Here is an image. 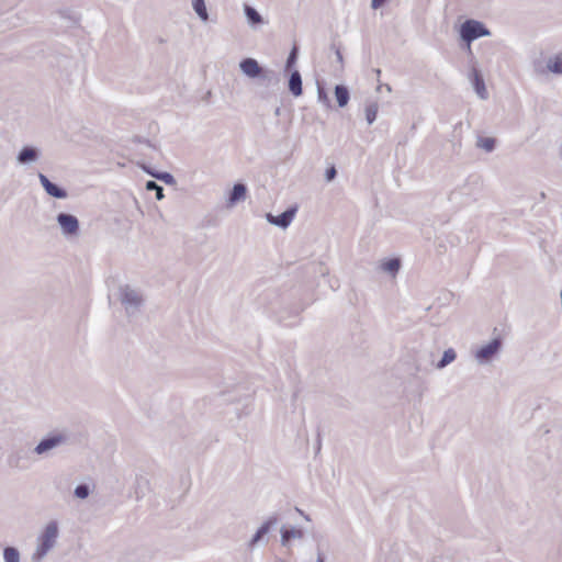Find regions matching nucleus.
<instances>
[{"label":"nucleus","instance_id":"1","mask_svg":"<svg viewBox=\"0 0 562 562\" xmlns=\"http://www.w3.org/2000/svg\"><path fill=\"white\" fill-rule=\"evenodd\" d=\"M240 71L251 78L259 79L267 86L278 83L280 78L279 74L272 69H266L259 65V63L251 57H246L239 63Z\"/></svg>","mask_w":562,"mask_h":562},{"label":"nucleus","instance_id":"2","mask_svg":"<svg viewBox=\"0 0 562 562\" xmlns=\"http://www.w3.org/2000/svg\"><path fill=\"white\" fill-rule=\"evenodd\" d=\"M59 535L58 522L49 521L37 538V547L32 555L33 561H41L55 547Z\"/></svg>","mask_w":562,"mask_h":562},{"label":"nucleus","instance_id":"3","mask_svg":"<svg viewBox=\"0 0 562 562\" xmlns=\"http://www.w3.org/2000/svg\"><path fill=\"white\" fill-rule=\"evenodd\" d=\"M32 453L34 452L30 442L15 443L8 453L7 464L14 470H27L32 464Z\"/></svg>","mask_w":562,"mask_h":562},{"label":"nucleus","instance_id":"4","mask_svg":"<svg viewBox=\"0 0 562 562\" xmlns=\"http://www.w3.org/2000/svg\"><path fill=\"white\" fill-rule=\"evenodd\" d=\"M119 292L120 302L124 306L126 315H136L144 304V296L142 292L128 284L120 286Z\"/></svg>","mask_w":562,"mask_h":562},{"label":"nucleus","instance_id":"5","mask_svg":"<svg viewBox=\"0 0 562 562\" xmlns=\"http://www.w3.org/2000/svg\"><path fill=\"white\" fill-rule=\"evenodd\" d=\"M69 435L66 431H50L44 436L33 448L34 454L48 456L54 449L68 443Z\"/></svg>","mask_w":562,"mask_h":562},{"label":"nucleus","instance_id":"6","mask_svg":"<svg viewBox=\"0 0 562 562\" xmlns=\"http://www.w3.org/2000/svg\"><path fill=\"white\" fill-rule=\"evenodd\" d=\"M460 37L463 42L471 44L473 41L490 36L491 31L485 26L484 23L476 20H465L460 26Z\"/></svg>","mask_w":562,"mask_h":562},{"label":"nucleus","instance_id":"7","mask_svg":"<svg viewBox=\"0 0 562 562\" xmlns=\"http://www.w3.org/2000/svg\"><path fill=\"white\" fill-rule=\"evenodd\" d=\"M503 340L501 337L493 338L488 344L480 347L475 352V359L480 363L490 362L502 349Z\"/></svg>","mask_w":562,"mask_h":562},{"label":"nucleus","instance_id":"8","mask_svg":"<svg viewBox=\"0 0 562 562\" xmlns=\"http://www.w3.org/2000/svg\"><path fill=\"white\" fill-rule=\"evenodd\" d=\"M56 220L65 236L78 235L80 227L79 221L75 215L61 212L57 215Z\"/></svg>","mask_w":562,"mask_h":562},{"label":"nucleus","instance_id":"9","mask_svg":"<svg viewBox=\"0 0 562 562\" xmlns=\"http://www.w3.org/2000/svg\"><path fill=\"white\" fill-rule=\"evenodd\" d=\"M295 213H296V207L292 206V207H288L284 212H282L279 215H273L271 213H267L266 217L270 224L276 225L280 228H286L293 221Z\"/></svg>","mask_w":562,"mask_h":562},{"label":"nucleus","instance_id":"10","mask_svg":"<svg viewBox=\"0 0 562 562\" xmlns=\"http://www.w3.org/2000/svg\"><path fill=\"white\" fill-rule=\"evenodd\" d=\"M38 180L43 189L49 196H53L55 199H66L68 196V192L66 189L52 182L44 173H38Z\"/></svg>","mask_w":562,"mask_h":562},{"label":"nucleus","instance_id":"11","mask_svg":"<svg viewBox=\"0 0 562 562\" xmlns=\"http://www.w3.org/2000/svg\"><path fill=\"white\" fill-rule=\"evenodd\" d=\"M247 186L241 182H237L233 186L231 191L228 192V198L226 200V207L232 209L237 203L243 202L247 198Z\"/></svg>","mask_w":562,"mask_h":562},{"label":"nucleus","instance_id":"12","mask_svg":"<svg viewBox=\"0 0 562 562\" xmlns=\"http://www.w3.org/2000/svg\"><path fill=\"white\" fill-rule=\"evenodd\" d=\"M278 522V516L273 515L269 517L255 532V535L251 537V539L248 542V547L250 549L255 548L260 541L263 540V538L268 535L271 527L277 525Z\"/></svg>","mask_w":562,"mask_h":562},{"label":"nucleus","instance_id":"13","mask_svg":"<svg viewBox=\"0 0 562 562\" xmlns=\"http://www.w3.org/2000/svg\"><path fill=\"white\" fill-rule=\"evenodd\" d=\"M40 149L34 146H23L16 156V161L21 165L32 164L38 160Z\"/></svg>","mask_w":562,"mask_h":562},{"label":"nucleus","instance_id":"14","mask_svg":"<svg viewBox=\"0 0 562 562\" xmlns=\"http://www.w3.org/2000/svg\"><path fill=\"white\" fill-rule=\"evenodd\" d=\"M290 76L288 80L289 91L294 97H300L303 93L302 88V76L297 69L290 70Z\"/></svg>","mask_w":562,"mask_h":562},{"label":"nucleus","instance_id":"15","mask_svg":"<svg viewBox=\"0 0 562 562\" xmlns=\"http://www.w3.org/2000/svg\"><path fill=\"white\" fill-rule=\"evenodd\" d=\"M471 79H472L473 88H474L475 92L477 93V95L481 99H486L487 93H486V88H485V82H484L483 76H482L481 71L475 67H473L471 70Z\"/></svg>","mask_w":562,"mask_h":562},{"label":"nucleus","instance_id":"16","mask_svg":"<svg viewBox=\"0 0 562 562\" xmlns=\"http://www.w3.org/2000/svg\"><path fill=\"white\" fill-rule=\"evenodd\" d=\"M280 533H281V543L284 547L290 546L291 539H301V538H303V535H304L302 529H299L295 527L286 528L284 526L281 528Z\"/></svg>","mask_w":562,"mask_h":562},{"label":"nucleus","instance_id":"17","mask_svg":"<svg viewBox=\"0 0 562 562\" xmlns=\"http://www.w3.org/2000/svg\"><path fill=\"white\" fill-rule=\"evenodd\" d=\"M244 13H245V16L247 19V23L251 26V27H256L258 25H261L263 24V18L261 16V14L255 9L252 8L251 5L249 4H244Z\"/></svg>","mask_w":562,"mask_h":562},{"label":"nucleus","instance_id":"18","mask_svg":"<svg viewBox=\"0 0 562 562\" xmlns=\"http://www.w3.org/2000/svg\"><path fill=\"white\" fill-rule=\"evenodd\" d=\"M335 98L338 106L345 108L350 100L349 89L345 85H337L335 87Z\"/></svg>","mask_w":562,"mask_h":562},{"label":"nucleus","instance_id":"19","mask_svg":"<svg viewBox=\"0 0 562 562\" xmlns=\"http://www.w3.org/2000/svg\"><path fill=\"white\" fill-rule=\"evenodd\" d=\"M456 358H457V353H456L454 349L449 348V349L443 351V355H442L441 359L436 363V368L439 369V370L443 369L448 364L453 362L456 360Z\"/></svg>","mask_w":562,"mask_h":562},{"label":"nucleus","instance_id":"20","mask_svg":"<svg viewBox=\"0 0 562 562\" xmlns=\"http://www.w3.org/2000/svg\"><path fill=\"white\" fill-rule=\"evenodd\" d=\"M547 68L553 74L562 75V53L549 58Z\"/></svg>","mask_w":562,"mask_h":562},{"label":"nucleus","instance_id":"21","mask_svg":"<svg viewBox=\"0 0 562 562\" xmlns=\"http://www.w3.org/2000/svg\"><path fill=\"white\" fill-rule=\"evenodd\" d=\"M400 268H401V260L398 258H390V259H386L382 263L383 271H385L392 276H395L398 272Z\"/></svg>","mask_w":562,"mask_h":562},{"label":"nucleus","instance_id":"22","mask_svg":"<svg viewBox=\"0 0 562 562\" xmlns=\"http://www.w3.org/2000/svg\"><path fill=\"white\" fill-rule=\"evenodd\" d=\"M192 8L202 21H207L209 13L204 0H192Z\"/></svg>","mask_w":562,"mask_h":562},{"label":"nucleus","instance_id":"23","mask_svg":"<svg viewBox=\"0 0 562 562\" xmlns=\"http://www.w3.org/2000/svg\"><path fill=\"white\" fill-rule=\"evenodd\" d=\"M476 145L485 151L491 153L495 149L496 139L493 137H479Z\"/></svg>","mask_w":562,"mask_h":562},{"label":"nucleus","instance_id":"24","mask_svg":"<svg viewBox=\"0 0 562 562\" xmlns=\"http://www.w3.org/2000/svg\"><path fill=\"white\" fill-rule=\"evenodd\" d=\"M4 562H20V552L15 547H5L3 549Z\"/></svg>","mask_w":562,"mask_h":562},{"label":"nucleus","instance_id":"25","mask_svg":"<svg viewBox=\"0 0 562 562\" xmlns=\"http://www.w3.org/2000/svg\"><path fill=\"white\" fill-rule=\"evenodd\" d=\"M149 175L153 178H155L157 180H160V181H162L164 183H166L168 186H175L176 184V179H175V177L170 172L159 171V172H149Z\"/></svg>","mask_w":562,"mask_h":562},{"label":"nucleus","instance_id":"26","mask_svg":"<svg viewBox=\"0 0 562 562\" xmlns=\"http://www.w3.org/2000/svg\"><path fill=\"white\" fill-rule=\"evenodd\" d=\"M378 111H379V104L376 102H371V103L367 104L366 120L369 125H371L375 121Z\"/></svg>","mask_w":562,"mask_h":562},{"label":"nucleus","instance_id":"27","mask_svg":"<svg viewBox=\"0 0 562 562\" xmlns=\"http://www.w3.org/2000/svg\"><path fill=\"white\" fill-rule=\"evenodd\" d=\"M147 191H154L158 201L165 198L164 188L154 180H148L145 184Z\"/></svg>","mask_w":562,"mask_h":562},{"label":"nucleus","instance_id":"28","mask_svg":"<svg viewBox=\"0 0 562 562\" xmlns=\"http://www.w3.org/2000/svg\"><path fill=\"white\" fill-rule=\"evenodd\" d=\"M299 56V48L296 46H293L292 49L289 53V56L285 61V71H290L294 69V66L297 61Z\"/></svg>","mask_w":562,"mask_h":562},{"label":"nucleus","instance_id":"29","mask_svg":"<svg viewBox=\"0 0 562 562\" xmlns=\"http://www.w3.org/2000/svg\"><path fill=\"white\" fill-rule=\"evenodd\" d=\"M91 493L90 486L86 483L78 484L74 490V495L77 498L86 499Z\"/></svg>","mask_w":562,"mask_h":562},{"label":"nucleus","instance_id":"30","mask_svg":"<svg viewBox=\"0 0 562 562\" xmlns=\"http://www.w3.org/2000/svg\"><path fill=\"white\" fill-rule=\"evenodd\" d=\"M317 100L323 103L326 108H330V100L324 87L317 82Z\"/></svg>","mask_w":562,"mask_h":562},{"label":"nucleus","instance_id":"31","mask_svg":"<svg viewBox=\"0 0 562 562\" xmlns=\"http://www.w3.org/2000/svg\"><path fill=\"white\" fill-rule=\"evenodd\" d=\"M336 176H337V170H336L335 166H331V167L326 169V171H325V180L327 182L333 181L336 178Z\"/></svg>","mask_w":562,"mask_h":562},{"label":"nucleus","instance_id":"32","mask_svg":"<svg viewBox=\"0 0 562 562\" xmlns=\"http://www.w3.org/2000/svg\"><path fill=\"white\" fill-rule=\"evenodd\" d=\"M431 562H452V559L450 557H447V555H438V557H435Z\"/></svg>","mask_w":562,"mask_h":562},{"label":"nucleus","instance_id":"33","mask_svg":"<svg viewBox=\"0 0 562 562\" xmlns=\"http://www.w3.org/2000/svg\"><path fill=\"white\" fill-rule=\"evenodd\" d=\"M386 1L387 0H372L371 7H372V9H379V8L383 7L386 3Z\"/></svg>","mask_w":562,"mask_h":562},{"label":"nucleus","instance_id":"34","mask_svg":"<svg viewBox=\"0 0 562 562\" xmlns=\"http://www.w3.org/2000/svg\"><path fill=\"white\" fill-rule=\"evenodd\" d=\"M321 447H322V441H321V435L318 434L317 435L316 447H315V452L316 453H318L321 451Z\"/></svg>","mask_w":562,"mask_h":562},{"label":"nucleus","instance_id":"35","mask_svg":"<svg viewBox=\"0 0 562 562\" xmlns=\"http://www.w3.org/2000/svg\"><path fill=\"white\" fill-rule=\"evenodd\" d=\"M324 560H325L324 554H323V552L318 548L317 549V560H316V562H324Z\"/></svg>","mask_w":562,"mask_h":562},{"label":"nucleus","instance_id":"36","mask_svg":"<svg viewBox=\"0 0 562 562\" xmlns=\"http://www.w3.org/2000/svg\"><path fill=\"white\" fill-rule=\"evenodd\" d=\"M382 87H385V90H387L389 92L392 91L391 86L387 83H385V85L379 83L376 90L379 91Z\"/></svg>","mask_w":562,"mask_h":562},{"label":"nucleus","instance_id":"37","mask_svg":"<svg viewBox=\"0 0 562 562\" xmlns=\"http://www.w3.org/2000/svg\"><path fill=\"white\" fill-rule=\"evenodd\" d=\"M143 170H144L146 173H148V175H149V172H158L157 170H154V169H151V168H149V167H146V166H144V167H143Z\"/></svg>","mask_w":562,"mask_h":562},{"label":"nucleus","instance_id":"38","mask_svg":"<svg viewBox=\"0 0 562 562\" xmlns=\"http://www.w3.org/2000/svg\"><path fill=\"white\" fill-rule=\"evenodd\" d=\"M336 56L339 61H342V54L340 53L339 49L336 50Z\"/></svg>","mask_w":562,"mask_h":562},{"label":"nucleus","instance_id":"39","mask_svg":"<svg viewBox=\"0 0 562 562\" xmlns=\"http://www.w3.org/2000/svg\"><path fill=\"white\" fill-rule=\"evenodd\" d=\"M296 510L306 519L310 520V516L305 515L301 509L296 508Z\"/></svg>","mask_w":562,"mask_h":562},{"label":"nucleus","instance_id":"40","mask_svg":"<svg viewBox=\"0 0 562 562\" xmlns=\"http://www.w3.org/2000/svg\"><path fill=\"white\" fill-rule=\"evenodd\" d=\"M373 71L375 72V76H376V77H378V79H379V78H380V76H381V69L375 68Z\"/></svg>","mask_w":562,"mask_h":562},{"label":"nucleus","instance_id":"41","mask_svg":"<svg viewBox=\"0 0 562 562\" xmlns=\"http://www.w3.org/2000/svg\"><path fill=\"white\" fill-rule=\"evenodd\" d=\"M249 402H250V397H249V396H247V397H246V404H245V407H247V406H248Z\"/></svg>","mask_w":562,"mask_h":562},{"label":"nucleus","instance_id":"42","mask_svg":"<svg viewBox=\"0 0 562 562\" xmlns=\"http://www.w3.org/2000/svg\"><path fill=\"white\" fill-rule=\"evenodd\" d=\"M274 114H276V115H279V114H280V108H277V109H276Z\"/></svg>","mask_w":562,"mask_h":562}]
</instances>
